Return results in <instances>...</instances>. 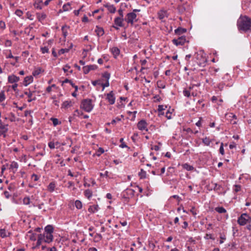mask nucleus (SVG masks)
Instances as JSON below:
<instances>
[{
    "mask_svg": "<svg viewBox=\"0 0 251 251\" xmlns=\"http://www.w3.org/2000/svg\"><path fill=\"white\" fill-rule=\"evenodd\" d=\"M104 7L107 8L108 10L111 13H114L116 12V7L113 5L106 4L104 5Z\"/></svg>",
    "mask_w": 251,
    "mask_h": 251,
    "instance_id": "obj_14",
    "label": "nucleus"
},
{
    "mask_svg": "<svg viewBox=\"0 0 251 251\" xmlns=\"http://www.w3.org/2000/svg\"><path fill=\"white\" fill-rule=\"evenodd\" d=\"M173 43L176 45H183L186 42V38L185 36H181L177 39L173 40Z\"/></svg>",
    "mask_w": 251,
    "mask_h": 251,
    "instance_id": "obj_6",
    "label": "nucleus"
},
{
    "mask_svg": "<svg viewBox=\"0 0 251 251\" xmlns=\"http://www.w3.org/2000/svg\"><path fill=\"white\" fill-rule=\"evenodd\" d=\"M97 68L95 65H90L83 67V72L85 74H88L91 70H94Z\"/></svg>",
    "mask_w": 251,
    "mask_h": 251,
    "instance_id": "obj_8",
    "label": "nucleus"
},
{
    "mask_svg": "<svg viewBox=\"0 0 251 251\" xmlns=\"http://www.w3.org/2000/svg\"><path fill=\"white\" fill-rule=\"evenodd\" d=\"M45 233L51 234L53 232V228L51 226L48 225L45 227Z\"/></svg>",
    "mask_w": 251,
    "mask_h": 251,
    "instance_id": "obj_21",
    "label": "nucleus"
},
{
    "mask_svg": "<svg viewBox=\"0 0 251 251\" xmlns=\"http://www.w3.org/2000/svg\"><path fill=\"white\" fill-rule=\"evenodd\" d=\"M165 108H166V106H164L163 105H159L158 106V111L159 112H162L163 110L165 109Z\"/></svg>",
    "mask_w": 251,
    "mask_h": 251,
    "instance_id": "obj_47",
    "label": "nucleus"
},
{
    "mask_svg": "<svg viewBox=\"0 0 251 251\" xmlns=\"http://www.w3.org/2000/svg\"><path fill=\"white\" fill-rule=\"evenodd\" d=\"M73 47V44L72 43L69 44V49H64L63 51L64 53L65 52H68L70 49H71Z\"/></svg>",
    "mask_w": 251,
    "mask_h": 251,
    "instance_id": "obj_56",
    "label": "nucleus"
},
{
    "mask_svg": "<svg viewBox=\"0 0 251 251\" xmlns=\"http://www.w3.org/2000/svg\"><path fill=\"white\" fill-rule=\"evenodd\" d=\"M234 191L236 192H237L238 191H239L240 190V189H241V187L240 185H235L234 186Z\"/></svg>",
    "mask_w": 251,
    "mask_h": 251,
    "instance_id": "obj_54",
    "label": "nucleus"
},
{
    "mask_svg": "<svg viewBox=\"0 0 251 251\" xmlns=\"http://www.w3.org/2000/svg\"><path fill=\"white\" fill-rule=\"evenodd\" d=\"M120 121H121V119H120L119 118H116L115 119L112 120L111 124L113 125V124H115L117 122H119ZM107 124L108 125H109L110 124V123H107Z\"/></svg>",
    "mask_w": 251,
    "mask_h": 251,
    "instance_id": "obj_45",
    "label": "nucleus"
},
{
    "mask_svg": "<svg viewBox=\"0 0 251 251\" xmlns=\"http://www.w3.org/2000/svg\"><path fill=\"white\" fill-rule=\"evenodd\" d=\"M104 152V151L103 148H100L98 151H97V155L98 156H100L102 153H103Z\"/></svg>",
    "mask_w": 251,
    "mask_h": 251,
    "instance_id": "obj_39",
    "label": "nucleus"
},
{
    "mask_svg": "<svg viewBox=\"0 0 251 251\" xmlns=\"http://www.w3.org/2000/svg\"><path fill=\"white\" fill-rule=\"evenodd\" d=\"M124 19L122 17H117L114 20V23L116 25L122 27L123 25V21Z\"/></svg>",
    "mask_w": 251,
    "mask_h": 251,
    "instance_id": "obj_15",
    "label": "nucleus"
},
{
    "mask_svg": "<svg viewBox=\"0 0 251 251\" xmlns=\"http://www.w3.org/2000/svg\"><path fill=\"white\" fill-rule=\"evenodd\" d=\"M53 88H55V85L54 84L48 86L46 89V91L48 93H50Z\"/></svg>",
    "mask_w": 251,
    "mask_h": 251,
    "instance_id": "obj_44",
    "label": "nucleus"
},
{
    "mask_svg": "<svg viewBox=\"0 0 251 251\" xmlns=\"http://www.w3.org/2000/svg\"><path fill=\"white\" fill-rule=\"evenodd\" d=\"M136 17L137 15L134 12H130L126 15V17L125 18V21L128 24H130L131 25H132L134 22L137 21Z\"/></svg>",
    "mask_w": 251,
    "mask_h": 251,
    "instance_id": "obj_4",
    "label": "nucleus"
},
{
    "mask_svg": "<svg viewBox=\"0 0 251 251\" xmlns=\"http://www.w3.org/2000/svg\"><path fill=\"white\" fill-rule=\"evenodd\" d=\"M96 32L99 36H102L104 34V30L101 27H97Z\"/></svg>",
    "mask_w": 251,
    "mask_h": 251,
    "instance_id": "obj_24",
    "label": "nucleus"
},
{
    "mask_svg": "<svg viewBox=\"0 0 251 251\" xmlns=\"http://www.w3.org/2000/svg\"><path fill=\"white\" fill-rule=\"evenodd\" d=\"M237 25L239 30L245 32L251 31V19L246 16H241L237 21Z\"/></svg>",
    "mask_w": 251,
    "mask_h": 251,
    "instance_id": "obj_1",
    "label": "nucleus"
},
{
    "mask_svg": "<svg viewBox=\"0 0 251 251\" xmlns=\"http://www.w3.org/2000/svg\"><path fill=\"white\" fill-rule=\"evenodd\" d=\"M50 120L52 122L54 126H57L59 124H61V122H59L58 120L56 118H51L50 119Z\"/></svg>",
    "mask_w": 251,
    "mask_h": 251,
    "instance_id": "obj_37",
    "label": "nucleus"
},
{
    "mask_svg": "<svg viewBox=\"0 0 251 251\" xmlns=\"http://www.w3.org/2000/svg\"><path fill=\"white\" fill-rule=\"evenodd\" d=\"M33 81V77L31 75L26 76L24 79V85L27 86Z\"/></svg>",
    "mask_w": 251,
    "mask_h": 251,
    "instance_id": "obj_17",
    "label": "nucleus"
},
{
    "mask_svg": "<svg viewBox=\"0 0 251 251\" xmlns=\"http://www.w3.org/2000/svg\"><path fill=\"white\" fill-rule=\"evenodd\" d=\"M0 26L1 28H4L5 26L4 22L3 21H0Z\"/></svg>",
    "mask_w": 251,
    "mask_h": 251,
    "instance_id": "obj_59",
    "label": "nucleus"
},
{
    "mask_svg": "<svg viewBox=\"0 0 251 251\" xmlns=\"http://www.w3.org/2000/svg\"><path fill=\"white\" fill-rule=\"evenodd\" d=\"M67 82H69L73 87H75V91H77V90H78L77 86L75 85L74 84V83H73V82L71 80H69L67 78H66L65 79H64V83H67Z\"/></svg>",
    "mask_w": 251,
    "mask_h": 251,
    "instance_id": "obj_30",
    "label": "nucleus"
},
{
    "mask_svg": "<svg viewBox=\"0 0 251 251\" xmlns=\"http://www.w3.org/2000/svg\"><path fill=\"white\" fill-rule=\"evenodd\" d=\"M84 195L88 199H90L92 196V191L89 189H87L84 191Z\"/></svg>",
    "mask_w": 251,
    "mask_h": 251,
    "instance_id": "obj_22",
    "label": "nucleus"
},
{
    "mask_svg": "<svg viewBox=\"0 0 251 251\" xmlns=\"http://www.w3.org/2000/svg\"><path fill=\"white\" fill-rule=\"evenodd\" d=\"M99 209V207L98 204H94L93 205H91L88 208V211L90 213H95L97 212Z\"/></svg>",
    "mask_w": 251,
    "mask_h": 251,
    "instance_id": "obj_12",
    "label": "nucleus"
},
{
    "mask_svg": "<svg viewBox=\"0 0 251 251\" xmlns=\"http://www.w3.org/2000/svg\"><path fill=\"white\" fill-rule=\"evenodd\" d=\"M251 222V217L247 213H243L238 218L237 222L240 226H245V225Z\"/></svg>",
    "mask_w": 251,
    "mask_h": 251,
    "instance_id": "obj_3",
    "label": "nucleus"
},
{
    "mask_svg": "<svg viewBox=\"0 0 251 251\" xmlns=\"http://www.w3.org/2000/svg\"><path fill=\"white\" fill-rule=\"evenodd\" d=\"M111 52L115 57H116L120 53V50L117 47H113L111 49Z\"/></svg>",
    "mask_w": 251,
    "mask_h": 251,
    "instance_id": "obj_19",
    "label": "nucleus"
},
{
    "mask_svg": "<svg viewBox=\"0 0 251 251\" xmlns=\"http://www.w3.org/2000/svg\"><path fill=\"white\" fill-rule=\"evenodd\" d=\"M118 13L121 16L120 17L123 18V11L122 9H119Z\"/></svg>",
    "mask_w": 251,
    "mask_h": 251,
    "instance_id": "obj_63",
    "label": "nucleus"
},
{
    "mask_svg": "<svg viewBox=\"0 0 251 251\" xmlns=\"http://www.w3.org/2000/svg\"><path fill=\"white\" fill-rule=\"evenodd\" d=\"M151 149L157 151L159 150V147L158 146L155 145L153 147H152Z\"/></svg>",
    "mask_w": 251,
    "mask_h": 251,
    "instance_id": "obj_64",
    "label": "nucleus"
},
{
    "mask_svg": "<svg viewBox=\"0 0 251 251\" xmlns=\"http://www.w3.org/2000/svg\"><path fill=\"white\" fill-rule=\"evenodd\" d=\"M7 130V125L3 124L0 120V133H4L6 132Z\"/></svg>",
    "mask_w": 251,
    "mask_h": 251,
    "instance_id": "obj_13",
    "label": "nucleus"
},
{
    "mask_svg": "<svg viewBox=\"0 0 251 251\" xmlns=\"http://www.w3.org/2000/svg\"><path fill=\"white\" fill-rule=\"evenodd\" d=\"M70 9H71V7L69 3H67L66 4H64V11H68Z\"/></svg>",
    "mask_w": 251,
    "mask_h": 251,
    "instance_id": "obj_42",
    "label": "nucleus"
},
{
    "mask_svg": "<svg viewBox=\"0 0 251 251\" xmlns=\"http://www.w3.org/2000/svg\"><path fill=\"white\" fill-rule=\"evenodd\" d=\"M43 205V203L41 204H38V205H37V203L36 202H34L33 204V206H37L39 209H41L42 208V206Z\"/></svg>",
    "mask_w": 251,
    "mask_h": 251,
    "instance_id": "obj_61",
    "label": "nucleus"
},
{
    "mask_svg": "<svg viewBox=\"0 0 251 251\" xmlns=\"http://www.w3.org/2000/svg\"><path fill=\"white\" fill-rule=\"evenodd\" d=\"M69 69H70V67L68 66H67V65L65 66L63 69L64 73H66V72H68V73L67 74V75H68L69 74H72L73 73V70L72 69H71L69 71L68 70Z\"/></svg>",
    "mask_w": 251,
    "mask_h": 251,
    "instance_id": "obj_35",
    "label": "nucleus"
},
{
    "mask_svg": "<svg viewBox=\"0 0 251 251\" xmlns=\"http://www.w3.org/2000/svg\"><path fill=\"white\" fill-rule=\"evenodd\" d=\"M37 17L38 21L40 22H42L46 18V15L44 13H37Z\"/></svg>",
    "mask_w": 251,
    "mask_h": 251,
    "instance_id": "obj_20",
    "label": "nucleus"
},
{
    "mask_svg": "<svg viewBox=\"0 0 251 251\" xmlns=\"http://www.w3.org/2000/svg\"><path fill=\"white\" fill-rule=\"evenodd\" d=\"M49 146L50 149H54L55 148V143L52 142L49 143Z\"/></svg>",
    "mask_w": 251,
    "mask_h": 251,
    "instance_id": "obj_53",
    "label": "nucleus"
},
{
    "mask_svg": "<svg viewBox=\"0 0 251 251\" xmlns=\"http://www.w3.org/2000/svg\"><path fill=\"white\" fill-rule=\"evenodd\" d=\"M71 102L69 101H66L64 102V107H68L71 106Z\"/></svg>",
    "mask_w": 251,
    "mask_h": 251,
    "instance_id": "obj_50",
    "label": "nucleus"
},
{
    "mask_svg": "<svg viewBox=\"0 0 251 251\" xmlns=\"http://www.w3.org/2000/svg\"><path fill=\"white\" fill-rule=\"evenodd\" d=\"M10 233L6 231L5 229H1L0 230V235L2 238H5L9 236Z\"/></svg>",
    "mask_w": 251,
    "mask_h": 251,
    "instance_id": "obj_16",
    "label": "nucleus"
},
{
    "mask_svg": "<svg viewBox=\"0 0 251 251\" xmlns=\"http://www.w3.org/2000/svg\"><path fill=\"white\" fill-rule=\"evenodd\" d=\"M109 173L108 171H105L104 173H100V176L102 177H109Z\"/></svg>",
    "mask_w": 251,
    "mask_h": 251,
    "instance_id": "obj_49",
    "label": "nucleus"
},
{
    "mask_svg": "<svg viewBox=\"0 0 251 251\" xmlns=\"http://www.w3.org/2000/svg\"><path fill=\"white\" fill-rule=\"evenodd\" d=\"M30 203H32L31 199L28 196L24 197L23 199V203L25 205H29Z\"/></svg>",
    "mask_w": 251,
    "mask_h": 251,
    "instance_id": "obj_18",
    "label": "nucleus"
},
{
    "mask_svg": "<svg viewBox=\"0 0 251 251\" xmlns=\"http://www.w3.org/2000/svg\"><path fill=\"white\" fill-rule=\"evenodd\" d=\"M20 80V78L14 75H9L8 77V81L10 83H16Z\"/></svg>",
    "mask_w": 251,
    "mask_h": 251,
    "instance_id": "obj_10",
    "label": "nucleus"
},
{
    "mask_svg": "<svg viewBox=\"0 0 251 251\" xmlns=\"http://www.w3.org/2000/svg\"><path fill=\"white\" fill-rule=\"evenodd\" d=\"M18 164L16 162H12L10 165V168L12 169H15V171L18 169Z\"/></svg>",
    "mask_w": 251,
    "mask_h": 251,
    "instance_id": "obj_36",
    "label": "nucleus"
},
{
    "mask_svg": "<svg viewBox=\"0 0 251 251\" xmlns=\"http://www.w3.org/2000/svg\"><path fill=\"white\" fill-rule=\"evenodd\" d=\"M157 83L158 87L162 89L165 88V85L164 83H162L161 81H157Z\"/></svg>",
    "mask_w": 251,
    "mask_h": 251,
    "instance_id": "obj_46",
    "label": "nucleus"
},
{
    "mask_svg": "<svg viewBox=\"0 0 251 251\" xmlns=\"http://www.w3.org/2000/svg\"><path fill=\"white\" fill-rule=\"evenodd\" d=\"M15 14L19 17H21L23 14V12L20 10H17L15 12Z\"/></svg>",
    "mask_w": 251,
    "mask_h": 251,
    "instance_id": "obj_51",
    "label": "nucleus"
},
{
    "mask_svg": "<svg viewBox=\"0 0 251 251\" xmlns=\"http://www.w3.org/2000/svg\"><path fill=\"white\" fill-rule=\"evenodd\" d=\"M10 120L11 122H14L16 121V117L13 114H11V117L10 118Z\"/></svg>",
    "mask_w": 251,
    "mask_h": 251,
    "instance_id": "obj_60",
    "label": "nucleus"
},
{
    "mask_svg": "<svg viewBox=\"0 0 251 251\" xmlns=\"http://www.w3.org/2000/svg\"><path fill=\"white\" fill-rule=\"evenodd\" d=\"M215 210L219 213H226V210L223 207H217L215 208Z\"/></svg>",
    "mask_w": 251,
    "mask_h": 251,
    "instance_id": "obj_26",
    "label": "nucleus"
},
{
    "mask_svg": "<svg viewBox=\"0 0 251 251\" xmlns=\"http://www.w3.org/2000/svg\"><path fill=\"white\" fill-rule=\"evenodd\" d=\"M183 95L187 97H189L191 95V92L190 90L184 89L183 91Z\"/></svg>",
    "mask_w": 251,
    "mask_h": 251,
    "instance_id": "obj_38",
    "label": "nucleus"
},
{
    "mask_svg": "<svg viewBox=\"0 0 251 251\" xmlns=\"http://www.w3.org/2000/svg\"><path fill=\"white\" fill-rule=\"evenodd\" d=\"M106 100L110 104H113L115 101V97L113 91H111L106 95Z\"/></svg>",
    "mask_w": 251,
    "mask_h": 251,
    "instance_id": "obj_7",
    "label": "nucleus"
},
{
    "mask_svg": "<svg viewBox=\"0 0 251 251\" xmlns=\"http://www.w3.org/2000/svg\"><path fill=\"white\" fill-rule=\"evenodd\" d=\"M202 142L203 143V144L205 145L209 146V145H210V144L211 142V141L209 139V138L206 137L202 139Z\"/></svg>",
    "mask_w": 251,
    "mask_h": 251,
    "instance_id": "obj_31",
    "label": "nucleus"
},
{
    "mask_svg": "<svg viewBox=\"0 0 251 251\" xmlns=\"http://www.w3.org/2000/svg\"><path fill=\"white\" fill-rule=\"evenodd\" d=\"M5 99L4 93L2 91L0 93V102L3 101Z\"/></svg>",
    "mask_w": 251,
    "mask_h": 251,
    "instance_id": "obj_41",
    "label": "nucleus"
},
{
    "mask_svg": "<svg viewBox=\"0 0 251 251\" xmlns=\"http://www.w3.org/2000/svg\"><path fill=\"white\" fill-rule=\"evenodd\" d=\"M175 33L177 34H180V33H184L186 31V29L182 28H178L175 30Z\"/></svg>",
    "mask_w": 251,
    "mask_h": 251,
    "instance_id": "obj_29",
    "label": "nucleus"
},
{
    "mask_svg": "<svg viewBox=\"0 0 251 251\" xmlns=\"http://www.w3.org/2000/svg\"><path fill=\"white\" fill-rule=\"evenodd\" d=\"M75 206L76 207V208L80 209L82 207V202L78 200H77L75 201Z\"/></svg>",
    "mask_w": 251,
    "mask_h": 251,
    "instance_id": "obj_33",
    "label": "nucleus"
},
{
    "mask_svg": "<svg viewBox=\"0 0 251 251\" xmlns=\"http://www.w3.org/2000/svg\"><path fill=\"white\" fill-rule=\"evenodd\" d=\"M137 127L140 130L148 131L147 123L145 120H142L137 124Z\"/></svg>",
    "mask_w": 251,
    "mask_h": 251,
    "instance_id": "obj_5",
    "label": "nucleus"
},
{
    "mask_svg": "<svg viewBox=\"0 0 251 251\" xmlns=\"http://www.w3.org/2000/svg\"><path fill=\"white\" fill-rule=\"evenodd\" d=\"M55 185L54 182H51L50 183L48 187V189L50 192H52L54 190Z\"/></svg>",
    "mask_w": 251,
    "mask_h": 251,
    "instance_id": "obj_27",
    "label": "nucleus"
},
{
    "mask_svg": "<svg viewBox=\"0 0 251 251\" xmlns=\"http://www.w3.org/2000/svg\"><path fill=\"white\" fill-rule=\"evenodd\" d=\"M41 50L42 51V52L43 53H47L49 51V49L48 48L45 47H42L41 48Z\"/></svg>",
    "mask_w": 251,
    "mask_h": 251,
    "instance_id": "obj_48",
    "label": "nucleus"
},
{
    "mask_svg": "<svg viewBox=\"0 0 251 251\" xmlns=\"http://www.w3.org/2000/svg\"><path fill=\"white\" fill-rule=\"evenodd\" d=\"M25 94L27 95L28 98H29L28 100H27L28 102H31V101H32L33 100H34L35 99V98H32V93L31 92H25Z\"/></svg>",
    "mask_w": 251,
    "mask_h": 251,
    "instance_id": "obj_23",
    "label": "nucleus"
},
{
    "mask_svg": "<svg viewBox=\"0 0 251 251\" xmlns=\"http://www.w3.org/2000/svg\"><path fill=\"white\" fill-rule=\"evenodd\" d=\"M102 86H103V89L105 88V87H108L109 86V81L108 80H107L106 82L104 83V84H102Z\"/></svg>",
    "mask_w": 251,
    "mask_h": 251,
    "instance_id": "obj_58",
    "label": "nucleus"
},
{
    "mask_svg": "<svg viewBox=\"0 0 251 251\" xmlns=\"http://www.w3.org/2000/svg\"><path fill=\"white\" fill-rule=\"evenodd\" d=\"M166 116L168 119H171V113L168 111L166 114Z\"/></svg>",
    "mask_w": 251,
    "mask_h": 251,
    "instance_id": "obj_62",
    "label": "nucleus"
},
{
    "mask_svg": "<svg viewBox=\"0 0 251 251\" xmlns=\"http://www.w3.org/2000/svg\"><path fill=\"white\" fill-rule=\"evenodd\" d=\"M17 87H18V84H17L16 83H15L14 84H13V85L12 86V88L13 89V90H14L15 92H16L17 91H18Z\"/></svg>",
    "mask_w": 251,
    "mask_h": 251,
    "instance_id": "obj_52",
    "label": "nucleus"
},
{
    "mask_svg": "<svg viewBox=\"0 0 251 251\" xmlns=\"http://www.w3.org/2000/svg\"><path fill=\"white\" fill-rule=\"evenodd\" d=\"M80 108L87 112H90L93 108L91 100L85 99L82 100Z\"/></svg>",
    "mask_w": 251,
    "mask_h": 251,
    "instance_id": "obj_2",
    "label": "nucleus"
},
{
    "mask_svg": "<svg viewBox=\"0 0 251 251\" xmlns=\"http://www.w3.org/2000/svg\"><path fill=\"white\" fill-rule=\"evenodd\" d=\"M138 175L141 179L145 178L146 177V172L143 169H141Z\"/></svg>",
    "mask_w": 251,
    "mask_h": 251,
    "instance_id": "obj_25",
    "label": "nucleus"
},
{
    "mask_svg": "<svg viewBox=\"0 0 251 251\" xmlns=\"http://www.w3.org/2000/svg\"><path fill=\"white\" fill-rule=\"evenodd\" d=\"M220 152L221 154L224 155V144L223 143H221L220 149H219Z\"/></svg>",
    "mask_w": 251,
    "mask_h": 251,
    "instance_id": "obj_43",
    "label": "nucleus"
},
{
    "mask_svg": "<svg viewBox=\"0 0 251 251\" xmlns=\"http://www.w3.org/2000/svg\"><path fill=\"white\" fill-rule=\"evenodd\" d=\"M42 236L43 237V240L45 243H49L52 241L53 236L52 234L45 233L42 234Z\"/></svg>",
    "mask_w": 251,
    "mask_h": 251,
    "instance_id": "obj_9",
    "label": "nucleus"
},
{
    "mask_svg": "<svg viewBox=\"0 0 251 251\" xmlns=\"http://www.w3.org/2000/svg\"><path fill=\"white\" fill-rule=\"evenodd\" d=\"M43 236L42 234H40L38 236V241L37 242V247L40 246L43 242H44V240H43Z\"/></svg>",
    "mask_w": 251,
    "mask_h": 251,
    "instance_id": "obj_32",
    "label": "nucleus"
},
{
    "mask_svg": "<svg viewBox=\"0 0 251 251\" xmlns=\"http://www.w3.org/2000/svg\"><path fill=\"white\" fill-rule=\"evenodd\" d=\"M221 240L220 241V244H222L224 243V241L226 240V236L225 235L220 236Z\"/></svg>",
    "mask_w": 251,
    "mask_h": 251,
    "instance_id": "obj_57",
    "label": "nucleus"
},
{
    "mask_svg": "<svg viewBox=\"0 0 251 251\" xmlns=\"http://www.w3.org/2000/svg\"><path fill=\"white\" fill-rule=\"evenodd\" d=\"M103 77L105 78L107 80H108L110 77V74L108 72H104L102 75Z\"/></svg>",
    "mask_w": 251,
    "mask_h": 251,
    "instance_id": "obj_40",
    "label": "nucleus"
},
{
    "mask_svg": "<svg viewBox=\"0 0 251 251\" xmlns=\"http://www.w3.org/2000/svg\"><path fill=\"white\" fill-rule=\"evenodd\" d=\"M41 72H42V69L41 68H39L35 70L33 72L32 75L34 76H36L39 75Z\"/></svg>",
    "mask_w": 251,
    "mask_h": 251,
    "instance_id": "obj_34",
    "label": "nucleus"
},
{
    "mask_svg": "<svg viewBox=\"0 0 251 251\" xmlns=\"http://www.w3.org/2000/svg\"><path fill=\"white\" fill-rule=\"evenodd\" d=\"M158 18L160 20H162L164 18L168 17V13L167 11L164 10H161L158 12Z\"/></svg>",
    "mask_w": 251,
    "mask_h": 251,
    "instance_id": "obj_11",
    "label": "nucleus"
},
{
    "mask_svg": "<svg viewBox=\"0 0 251 251\" xmlns=\"http://www.w3.org/2000/svg\"><path fill=\"white\" fill-rule=\"evenodd\" d=\"M12 45V42L10 40H6L5 43V45L7 47H10Z\"/></svg>",
    "mask_w": 251,
    "mask_h": 251,
    "instance_id": "obj_55",
    "label": "nucleus"
},
{
    "mask_svg": "<svg viewBox=\"0 0 251 251\" xmlns=\"http://www.w3.org/2000/svg\"><path fill=\"white\" fill-rule=\"evenodd\" d=\"M183 168L187 171H192L194 169V167L187 163L183 165Z\"/></svg>",
    "mask_w": 251,
    "mask_h": 251,
    "instance_id": "obj_28",
    "label": "nucleus"
}]
</instances>
